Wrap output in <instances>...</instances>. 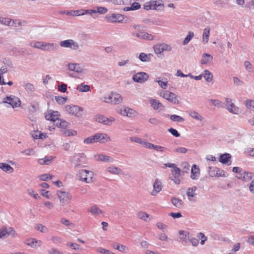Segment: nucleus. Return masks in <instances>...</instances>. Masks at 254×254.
<instances>
[{
    "mask_svg": "<svg viewBox=\"0 0 254 254\" xmlns=\"http://www.w3.org/2000/svg\"><path fill=\"white\" fill-rule=\"evenodd\" d=\"M84 142L87 144H90L94 142H96L95 135L90 136L84 140Z\"/></svg>",
    "mask_w": 254,
    "mask_h": 254,
    "instance_id": "bf43d9fd",
    "label": "nucleus"
},
{
    "mask_svg": "<svg viewBox=\"0 0 254 254\" xmlns=\"http://www.w3.org/2000/svg\"><path fill=\"white\" fill-rule=\"evenodd\" d=\"M172 174L173 177H179L180 175L181 170L176 166L174 168L171 170Z\"/></svg>",
    "mask_w": 254,
    "mask_h": 254,
    "instance_id": "864d4df0",
    "label": "nucleus"
},
{
    "mask_svg": "<svg viewBox=\"0 0 254 254\" xmlns=\"http://www.w3.org/2000/svg\"><path fill=\"white\" fill-rule=\"evenodd\" d=\"M231 158V155L228 153L221 154L220 156L219 161L223 164H227Z\"/></svg>",
    "mask_w": 254,
    "mask_h": 254,
    "instance_id": "5701e85b",
    "label": "nucleus"
},
{
    "mask_svg": "<svg viewBox=\"0 0 254 254\" xmlns=\"http://www.w3.org/2000/svg\"><path fill=\"white\" fill-rule=\"evenodd\" d=\"M237 178L245 181H248L253 178V174L243 170L239 176H237Z\"/></svg>",
    "mask_w": 254,
    "mask_h": 254,
    "instance_id": "4468645a",
    "label": "nucleus"
},
{
    "mask_svg": "<svg viewBox=\"0 0 254 254\" xmlns=\"http://www.w3.org/2000/svg\"><path fill=\"white\" fill-rule=\"evenodd\" d=\"M57 194L60 199L61 204L64 206L65 203H68L70 198V194L66 191L58 190Z\"/></svg>",
    "mask_w": 254,
    "mask_h": 254,
    "instance_id": "39448f33",
    "label": "nucleus"
},
{
    "mask_svg": "<svg viewBox=\"0 0 254 254\" xmlns=\"http://www.w3.org/2000/svg\"><path fill=\"white\" fill-rule=\"evenodd\" d=\"M24 88L29 94H32L35 90L34 85L30 83L26 84L24 86Z\"/></svg>",
    "mask_w": 254,
    "mask_h": 254,
    "instance_id": "e433bc0d",
    "label": "nucleus"
},
{
    "mask_svg": "<svg viewBox=\"0 0 254 254\" xmlns=\"http://www.w3.org/2000/svg\"><path fill=\"white\" fill-rule=\"evenodd\" d=\"M107 171L114 175H123L124 172L120 168L112 166L107 168Z\"/></svg>",
    "mask_w": 254,
    "mask_h": 254,
    "instance_id": "f3484780",
    "label": "nucleus"
},
{
    "mask_svg": "<svg viewBox=\"0 0 254 254\" xmlns=\"http://www.w3.org/2000/svg\"><path fill=\"white\" fill-rule=\"evenodd\" d=\"M3 102L9 104L12 108L17 107L20 105L19 99L13 95L6 96L3 99Z\"/></svg>",
    "mask_w": 254,
    "mask_h": 254,
    "instance_id": "20e7f679",
    "label": "nucleus"
},
{
    "mask_svg": "<svg viewBox=\"0 0 254 254\" xmlns=\"http://www.w3.org/2000/svg\"><path fill=\"white\" fill-rule=\"evenodd\" d=\"M151 1L152 6L153 7V9L162 10L163 9L164 5L163 4V1L162 0H154Z\"/></svg>",
    "mask_w": 254,
    "mask_h": 254,
    "instance_id": "dca6fc26",
    "label": "nucleus"
},
{
    "mask_svg": "<svg viewBox=\"0 0 254 254\" xmlns=\"http://www.w3.org/2000/svg\"><path fill=\"white\" fill-rule=\"evenodd\" d=\"M225 102L226 104V109L229 112L234 114H237L238 113L239 108L232 102L231 99L226 98Z\"/></svg>",
    "mask_w": 254,
    "mask_h": 254,
    "instance_id": "0eeeda50",
    "label": "nucleus"
},
{
    "mask_svg": "<svg viewBox=\"0 0 254 254\" xmlns=\"http://www.w3.org/2000/svg\"><path fill=\"white\" fill-rule=\"evenodd\" d=\"M149 217V215H148L147 213L143 212H140L138 213V217L140 218V219L146 221V218Z\"/></svg>",
    "mask_w": 254,
    "mask_h": 254,
    "instance_id": "0e129e2a",
    "label": "nucleus"
},
{
    "mask_svg": "<svg viewBox=\"0 0 254 254\" xmlns=\"http://www.w3.org/2000/svg\"><path fill=\"white\" fill-rule=\"evenodd\" d=\"M89 212L94 215H98L102 213V211L96 205L92 206L89 210Z\"/></svg>",
    "mask_w": 254,
    "mask_h": 254,
    "instance_id": "c756f323",
    "label": "nucleus"
},
{
    "mask_svg": "<svg viewBox=\"0 0 254 254\" xmlns=\"http://www.w3.org/2000/svg\"><path fill=\"white\" fill-rule=\"evenodd\" d=\"M55 99L59 104H64L67 100L66 98L62 96H55Z\"/></svg>",
    "mask_w": 254,
    "mask_h": 254,
    "instance_id": "6e6d98bb",
    "label": "nucleus"
},
{
    "mask_svg": "<svg viewBox=\"0 0 254 254\" xmlns=\"http://www.w3.org/2000/svg\"><path fill=\"white\" fill-rule=\"evenodd\" d=\"M42 241L40 240H37L36 239H32L30 243L28 245L33 248H37L42 245Z\"/></svg>",
    "mask_w": 254,
    "mask_h": 254,
    "instance_id": "79ce46f5",
    "label": "nucleus"
},
{
    "mask_svg": "<svg viewBox=\"0 0 254 254\" xmlns=\"http://www.w3.org/2000/svg\"><path fill=\"white\" fill-rule=\"evenodd\" d=\"M179 234L180 236V239L183 241H185L189 235V233L185 231H180Z\"/></svg>",
    "mask_w": 254,
    "mask_h": 254,
    "instance_id": "13d9d810",
    "label": "nucleus"
},
{
    "mask_svg": "<svg viewBox=\"0 0 254 254\" xmlns=\"http://www.w3.org/2000/svg\"><path fill=\"white\" fill-rule=\"evenodd\" d=\"M208 173L210 176L211 177H216V172L217 171V168L208 167Z\"/></svg>",
    "mask_w": 254,
    "mask_h": 254,
    "instance_id": "de8ad7c7",
    "label": "nucleus"
},
{
    "mask_svg": "<svg viewBox=\"0 0 254 254\" xmlns=\"http://www.w3.org/2000/svg\"><path fill=\"white\" fill-rule=\"evenodd\" d=\"M204 78L206 80V81L210 82H211L213 80V74L209 71L207 70H205L204 71V73L203 75Z\"/></svg>",
    "mask_w": 254,
    "mask_h": 254,
    "instance_id": "72a5a7b5",
    "label": "nucleus"
},
{
    "mask_svg": "<svg viewBox=\"0 0 254 254\" xmlns=\"http://www.w3.org/2000/svg\"><path fill=\"white\" fill-rule=\"evenodd\" d=\"M96 142L105 143L111 141L110 137L106 133H98L95 134Z\"/></svg>",
    "mask_w": 254,
    "mask_h": 254,
    "instance_id": "6e6552de",
    "label": "nucleus"
},
{
    "mask_svg": "<svg viewBox=\"0 0 254 254\" xmlns=\"http://www.w3.org/2000/svg\"><path fill=\"white\" fill-rule=\"evenodd\" d=\"M247 107L251 110H254V100L247 101L246 103Z\"/></svg>",
    "mask_w": 254,
    "mask_h": 254,
    "instance_id": "338daca9",
    "label": "nucleus"
},
{
    "mask_svg": "<svg viewBox=\"0 0 254 254\" xmlns=\"http://www.w3.org/2000/svg\"><path fill=\"white\" fill-rule=\"evenodd\" d=\"M112 95L113 104H118L122 102V97L119 94L114 93L112 94Z\"/></svg>",
    "mask_w": 254,
    "mask_h": 254,
    "instance_id": "393cba45",
    "label": "nucleus"
},
{
    "mask_svg": "<svg viewBox=\"0 0 254 254\" xmlns=\"http://www.w3.org/2000/svg\"><path fill=\"white\" fill-rule=\"evenodd\" d=\"M213 57L211 55L208 54H204L201 60V63L203 64H206L212 61Z\"/></svg>",
    "mask_w": 254,
    "mask_h": 254,
    "instance_id": "412c9836",
    "label": "nucleus"
},
{
    "mask_svg": "<svg viewBox=\"0 0 254 254\" xmlns=\"http://www.w3.org/2000/svg\"><path fill=\"white\" fill-rule=\"evenodd\" d=\"M160 77H158L155 80V82L158 83V84H159V86L162 88V89H166L167 87V84H168V81L167 80V79H166V81H161V80H160Z\"/></svg>",
    "mask_w": 254,
    "mask_h": 254,
    "instance_id": "c9c22d12",
    "label": "nucleus"
},
{
    "mask_svg": "<svg viewBox=\"0 0 254 254\" xmlns=\"http://www.w3.org/2000/svg\"><path fill=\"white\" fill-rule=\"evenodd\" d=\"M153 38V36L151 34L141 31V39L147 40H152Z\"/></svg>",
    "mask_w": 254,
    "mask_h": 254,
    "instance_id": "58836bf2",
    "label": "nucleus"
},
{
    "mask_svg": "<svg viewBox=\"0 0 254 254\" xmlns=\"http://www.w3.org/2000/svg\"><path fill=\"white\" fill-rule=\"evenodd\" d=\"M209 34L210 28L208 27L205 28L203 30L202 39V42L204 44H206L208 42Z\"/></svg>",
    "mask_w": 254,
    "mask_h": 254,
    "instance_id": "b1692460",
    "label": "nucleus"
},
{
    "mask_svg": "<svg viewBox=\"0 0 254 254\" xmlns=\"http://www.w3.org/2000/svg\"><path fill=\"white\" fill-rule=\"evenodd\" d=\"M35 229L38 231H40L42 233H47L48 231L46 227L42 225L41 224H37L35 226Z\"/></svg>",
    "mask_w": 254,
    "mask_h": 254,
    "instance_id": "09e8293b",
    "label": "nucleus"
},
{
    "mask_svg": "<svg viewBox=\"0 0 254 254\" xmlns=\"http://www.w3.org/2000/svg\"><path fill=\"white\" fill-rule=\"evenodd\" d=\"M148 77V75L147 73L144 72H140L134 75L132 79L135 82L143 83L146 81Z\"/></svg>",
    "mask_w": 254,
    "mask_h": 254,
    "instance_id": "1a4fd4ad",
    "label": "nucleus"
},
{
    "mask_svg": "<svg viewBox=\"0 0 254 254\" xmlns=\"http://www.w3.org/2000/svg\"><path fill=\"white\" fill-rule=\"evenodd\" d=\"M174 151L175 152H177L179 153L185 154L188 152V150L187 148L184 147H178L175 148Z\"/></svg>",
    "mask_w": 254,
    "mask_h": 254,
    "instance_id": "3c124183",
    "label": "nucleus"
},
{
    "mask_svg": "<svg viewBox=\"0 0 254 254\" xmlns=\"http://www.w3.org/2000/svg\"><path fill=\"white\" fill-rule=\"evenodd\" d=\"M194 36V33L192 31H189L187 37L185 38L183 42V44L184 45H186L188 44L190 41L191 40L192 37Z\"/></svg>",
    "mask_w": 254,
    "mask_h": 254,
    "instance_id": "ea45409f",
    "label": "nucleus"
},
{
    "mask_svg": "<svg viewBox=\"0 0 254 254\" xmlns=\"http://www.w3.org/2000/svg\"><path fill=\"white\" fill-rule=\"evenodd\" d=\"M95 157H97V158L96 159L98 161L111 162H113V159L110 156L104 155L103 154H100L97 156L95 155Z\"/></svg>",
    "mask_w": 254,
    "mask_h": 254,
    "instance_id": "aec40b11",
    "label": "nucleus"
},
{
    "mask_svg": "<svg viewBox=\"0 0 254 254\" xmlns=\"http://www.w3.org/2000/svg\"><path fill=\"white\" fill-rule=\"evenodd\" d=\"M199 169L196 165H193L191 170L190 177L192 180H196L198 178L199 175Z\"/></svg>",
    "mask_w": 254,
    "mask_h": 254,
    "instance_id": "6ab92c4d",
    "label": "nucleus"
},
{
    "mask_svg": "<svg viewBox=\"0 0 254 254\" xmlns=\"http://www.w3.org/2000/svg\"><path fill=\"white\" fill-rule=\"evenodd\" d=\"M55 125L58 127L65 129L69 125V124L65 121L59 119L58 120V121L55 123Z\"/></svg>",
    "mask_w": 254,
    "mask_h": 254,
    "instance_id": "7c9ffc66",
    "label": "nucleus"
},
{
    "mask_svg": "<svg viewBox=\"0 0 254 254\" xmlns=\"http://www.w3.org/2000/svg\"><path fill=\"white\" fill-rule=\"evenodd\" d=\"M148 122L151 124L154 125H158L160 124H161L160 121L157 119L155 118H152L149 119Z\"/></svg>",
    "mask_w": 254,
    "mask_h": 254,
    "instance_id": "69168bd1",
    "label": "nucleus"
},
{
    "mask_svg": "<svg viewBox=\"0 0 254 254\" xmlns=\"http://www.w3.org/2000/svg\"><path fill=\"white\" fill-rule=\"evenodd\" d=\"M62 133L66 136H74L76 134V131L72 129H64L62 130Z\"/></svg>",
    "mask_w": 254,
    "mask_h": 254,
    "instance_id": "c03bdc74",
    "label": "nucleus"
},
{
    "mask_svg": "<svg viewBox=\"0 0 254 254\" xmlns=\"http://www.w3.org/2000/svg\"><path fill=\"white\" fill-rule=\"evenodd\" d=\"M197 190V187L195 186L193 187L192 188H189L187 191V195L188 197H192L195 195V191Z\"/></svg>",
    "mask_w": 254,
    "mask_h": 254,
    "instance_id": "4c0bfd02",
    "label": "nucleus"
},
{
    "mask_svg": "<svg viewBox=\"0 0 254 254\" xmlns=\"http://www.w3.org/2000/svg\"><path fill=\"white\" fill-rule=\"evenodd\" d=\"M77 90L80 92H86L90 90V86L88 85H85L83 83H81L77 85L76 87Z\"/></svg>",
    "mask_w": 254,
    "mask_h": 254,
    "instance_id": "c85d7f7f",
    "label": "nucleus"
},
{
    "mask_svg": "<svg viewBox=\"0 0 254 254\" xmlns=\"http://www.w3.org/2000/svg\"><path fill=\"white\" fill-rule=\"evenodd\" d=\"M68 69L71 71H73L77 73L82 72L83 69L80 64L76 63H69L68 64Z\"/></svg>",
    "mask_w": 254,
    "mask_h": 254,
    "instance_id": "2eb2a0df",
    "label": "nucleus"
},
{
    "mask_svg": "<svg viewBox=\"0 0 254 254\" xmlns=\"http://www.w3.org/2000/svg\"><path fill=\"white\" fill-rule=\"evenodd\" d=\"M162 183L158 179H156L153 184V190L151 192V195H156L162 190Z\"/></svg>",
    "mask_w": 254,
    "mask_h": 254,
    "instance_id": "f8f14e48",
    "label": "nucleus"
},
{
    "mask_svg": "<svg viewBox=\"0 0 254 254\" xmlns=\"http://www.w3.org/2000/svg\"><path fill=\"white\" fill-rule=\"evenodd\" d=\"M7 235V229L5 226L0 228V239L4 238Z\"/></svg>",
    "mask_w": 254,
    "mask_h": 254,
    "instance_id": "8fccbe9b",
    "label": "nucleus"
},
{
    "mask_svg": "<svg viewBox=\"0 0 254 254\" xmlns=\"http://www.w3.org/2000/svg\"><path fill=\"white\" fill-rule=\"evenodd\" d=\"M189 115L192 118L200 121H202L204 118L197 112L195 111H190L189 113Z\"/></svg>",
    "mask_w": 254,
    "mask_h": 254,
    "instance_id": "2f4dec72",
    "label": "nucleus"
},
{
    "mask_svg": "<svg viewBox=\"0 0 254 254\" xmlns=\"http://www.w3.org/2000/svg\"><path fill=\"white\" fill-rule=\"evenodd\" d=\"M30 46L31 47H33L37 49H39L42 50L43 47V42H36L33 43H30Z\"/></svg>",
    "mask_w": 254,
    "mask_h": 254,
    "instance_id": "49530a36",
    "label": "nucleus"
},
{
    "mask_svg": "<svg viewBox=\"0 0 254 254\" xmlns=\"http://www.w3.org/2000/svg\"><path fill=\"white\" fill-rule=\"evenodd\" d=\"M244 65L245 68L249 72H253V67L252 64L249 61H245L244 62Z\"/></svg>",
    "mask_w": 254,
    "mask_h": 254,
    "instance_id": "680f3d73",
    "label": "nucleus"
},
{
    "mask_svg": "<svg viewBox=\"0 0 254 254\" xmlns=\"http://www.w3.org/2000/svg\"><path fill=\"white\" fill-rule=\"evenodd\" d=\"M0 168L4 172L12 173L13 172V169L9 165L0 163Z\"/></svg>",
    "mask_w": 254,
    "mask_h": 254,
    "instance_id": "a878e982",
    "label": "nucleus"
},
{
    "mask_svg": "<svg viewBox=\"0 0 254 254\" xmlns=\"http://www.w3.org/2000/svg\"><path fill=\"white\" fill-rule=\"evenodd\" d=\"M162 48L164 51L170 52L172 50V47L169 44H167L165 43H162Z\"/></svg>",
    "mask_w": 254,
    "mask_h": 254,
    "instance_id": "603ef678",
    "label": "nucleus"
},
{
    "mask_svg": "<svg viewBox=\"0 0 254 254\" xmlns=\"http://www.w3.org/2000/svg\"><path fill=\"white\" fill-rule=\"evenodd\" d=\"M105 18L109 22H120L123 21L124 17L120 14L113 13L111 15H106Z\"/></svg>",
    "mask_w": 254,
    "mask_h": 254,
    "instance_id": "9d476101",
    "label": "nucleus"
},
{
    "mask_svg": "<svg viewBox=\"0 0 254 254\" xmlns=\"http://www.w3.org/2000/svg\"><path fill=\"white\" fill-rule=\"evenodd\" d=\"M160 95L174 104H178L179 103L178 96L174 93L170 92L169 91L166 90L162 91L160 92Z\"/></svg>",
    "mask_w": 254,
    "mask_h": 254,
    "instance_id": "f03ea898",
    "label": "nucleus"
},
{
    "mask_svg": "<svg viewBox=\"0 0 254 254\" xmlns=\"http://www.w3.org/2000/svg\"><path fill=\"white\" fill-rule=\"evenodd\" d=\"M154 51L155 54L157 55L162 54L163 52L162 48L161 43L155 45L153 47Z\"/></svg>",
    "mask_w": 254,
    "mask_h": 254,
    "instance_id": "a18cd8bd",
    "label": "nucleus"
},
{
    "mask_svg": "<svg viewBox=\"0 0 254 254\" xmlns=\"http://www.w3.org/2000/svg\"><path fill=\"white\" fill-rule=\"evenodd\" d=\"M60 45L62 47L68 48L72 50H77L79 48L78 43L72 39L65 40L61 41L60 43Z\"/></svg>",
    "mask_w": 254,
    "mask_h": 254,
    "instance_id": "7ed1b4c3",
    "label": "nucleus"
},
{
    "mask_svg": "<svg viewBox=\"0 0 254 254\" xmlns=\"http://www.w3.org/2000/svg\"><path fill=\"white\" fill-rule=\"evenodd\" d=\"M167 116H169V115H167ZM170 119L174 122H183L184 121V119L181 116L176 115H172L170 116Z\"/></svg>",
    "mask_w": 254,
    "mask_h": 254,
    "instance_id": "37998d69",
    "label": "nucleus"
},
{
    "mask_svg": "<svg viewBox=\"0 0 254 254\" xmlns=\"http://www.w3.org/2000/svg\"><path fill=\"white\" fill-rule=\"evenodd\" d=\"M67 245L70 247L71 249L77 251H80L81 250V249L80 248V246L77 244L73 243H68Z\"/></svg>",
    "mask_w": 254,
    "mask_h": 254,
    "instance_id": "4d7b16f0",
    "label": "nucleus"
},
{
    "mask_svg": "<svg viewBox=\"0 0 254 254\" xmlns=\"http://www.w3.org/2000/svg\"><path fill=\"white\" fill-rule=\"evenodd\" d=\"M152 56V55L151 54L147 55L144 53H141L139 56V59L143 62H149Z\"/></svg>",
    "mask_w": 254,
    "mask_h": 254,
    "instance_id": "cd10ccee",
    "label": "nucleus"
},
{
    "mask_svg": "<svg viewBox=\"0 0 254 254\" xmlns=\"http://www.w3.org/2000/svg\"><path fill=\"white\" fill-rule=\"evenodd\" d=\"M39 108V104L36 101L32 102L30 105L29 110L30 112L34 113Z\"/></svg>",
    "mask_w": 254,
    "mask_h": 254,
    "instance_id": "f704fd0d",
    "label": "nucleus"
},
{
    "mask_svg": "<svg viewBox=\"0 0 254 254\" xmlns=\"http://www.w3.org/2000/svg\"><path fill=\"white\" fill-rule=\"evenodd\" d=\"M113 248L114 249L118 250L120 252L123 253H127L129 249L127 247L124 245H121L118 243H115L113 245Z\"/></svg>",
    "mask_w": 254,
    "mask_h": 254,
    "instance_id": "4be33fe9",
    "label": "nucleus"
},
{
    "mask_svg": "<svg viewBox=\"0 0 254 254\" xmlns=\"http://www.w3.org/2000/svg\"><path fill=\"white\" fill-rule=\"evenodd\" d=\"M210 102L212 103L213 106L217 107H223L222 102L217 99H211Z\"/></svg>",
    "mask_w": 254,
    "mask_h": 254,
    "instance_id": "5fc2aeb1",
    "label": "nucleus"
},
{
    "mask_svg": "<svg viewBox=\"0 0 254 254\" xmlns=\"http://www.w3.org/2000/svg\"><path fill=\"white\" fill-rule=\"evenodd\" d=\"M171 202L172 204L177 208H181L182 206L183 201L181 199L173 197L171 199Z\"/></svg>",
    "mask_w": 254,
    "mask_h": 254,
    "instance_id": "473e14b6",
    "label": "nucleus"
},
{
    "mask_svg": "<svg viewBox=\"0 0 254 254\" xmlns=\"http://www.w3.org/2000/svg\"><path fill=\"white\" fill-rule=\"evenodd\" d=\"M59 46L56 44L43 42L42 50L50 52L55 51L57 50Z\"/></svg>",
    "mask_w": 254,
    "mask_h": 254,
    "instance_id": "ddd939ff",
    "label": "nucleus"
},
{
    "mask_svg": "<svg viewBox=\"0 0 254 254\" xmlns=\"http://www.w3.org/2000/svg\"><path fill=\"white\" fill-rule=\"evenodd\" d=\"M94 176L93 173L92 171L87 170V177L83 178V181L90 183L92 182L93 177Z\"/></svg>",
    "mask_w": 254,
    "mask_h": 254,
    "instance_id": "a19ab883",
    "label": "nucleus"
},
{
    "mask_svg": "<svg viewBox=\"0 0 254 254\" xmlns=\"http://www.w3.org/2000/svg\"><path fill=\"white\" fill-rule=\"evenodd\" d=\"M130 139L132 142H137L141 145L143 144V143H144V140L142 139V138L137 137H130Z\"/></svg>",
    "mask_w": 254,
    "mask_h": 254,
    "instance_id": "e2e57ef3",
    "label": "nucleus"
},
{
    "mask_svg": "<svg viewBox=\"0 0 254 254\" xmlns=\"http://www.w3.org/2000/svg\"><path fill=\"white\" fill-rule=\"evenodd\" d=\"M65 110L68 114L77 117H81L82 116L83 109L76 105H66Z\"/></svg>",
    "mask_w": 254,
    "mask_h": 254,
    "instance_id": "f257e3e1",
    "label": "nucleus"
},
{
    "mask_svg": "<svg viewBox=\"0 0 254 254\" xmlns=\"http://www.w3.org/2000/svg\"><path fill=\"white\" fill-rule=\"evenodd\" d=\"M54 159L52 156H46L44 159H39L38 161L40 165H48Z\"/></svg>",
    "mask_w": 254,
    "mask_h": 254,
    "instance_id": "bb28decb",
    "label": "nucleus"
},
{
    "mask_svg": "<svg viewBox=\"0 0 254 254\" xmlns=\"http://www.w3.org/2000/svg\"><path fill=\"white\" fill-rule=\"evenodd\" d=\"M49 254H64L62 252L58 251L56 249L52 248L48 251Z\"/></svg>",
    "mask_w": 254,
    "mask_h": 254,
    "instance_id": "774afa93",
    "label": "nucleus"
},
{
    "mask_svg": "<svg viewBox=\"0 0 254 254\" xmlns=\"http://www.w3.org/2000/svg\"><path fill=\"white\" fill-rule=\"evenodd\" d=\"M150 104L151 107L155 110H159L160 111H163L164 110V107L162 103L155 99H152L150 101Z\"/></svg>",
    "mask_w": 254,
    "mask_h": 254,
    "instance_id": "a211bd4d",
    "label": "nucleus"
},
{
    "mask_svg": "<svg viewBox=\"0 0 254 254\" xmlns=\"http://www.w3.org/2000/svg\"><path fill=\"white\" fill-rule=\"evenodd\" d=\"M60 114L58 111L49 110L45 115V117L46 120L51 121L52 122L57 123L58 120H59Z\"/></svg>",
    "mask_w": 254,
    "mask_h": 254,
    "instance_id": "423d86ee",
    "label": "nucleus"
},
{
    "mask_svg": "<svg viewBox=\"0 0 254 254\" xmlns=\"http://www.w3.org/2000/svg\"><path fill=\"white\" fill-rule=\"evenodd\" d=\"M95 120L98 123H102L104 125L108 126H111L112 122L115 121V120L113 118L108 119L107 117L101 115H98L96 116Z\"/></svg>",
    "mask_w": 254,
    "mask_h": 254,
    "instance_id": "9b49d317",
    "label": "nucleus"
},
{
    "mask_svg": "<svg viewBox=\"0 0 254 254\" xmlns=\"http://www.w3.org/2000/svg\"><path fill=\"white\" fill-rule=\"evenodd\" d=\"M127 110H128V108L127 107H123L122 108H119L118 109V112L120 114H121V115H123V116H127Z\"/></svg>",
    "mask_w": 254,
    "mask_h": 254,
    "instance_id": "052dcab7",
    "label": "nucleus"
}]
</instances>
